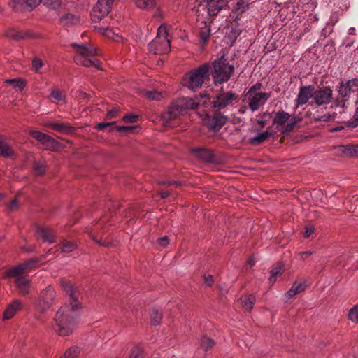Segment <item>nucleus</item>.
Segmentation results:
<instances>
[{
    "label": "nucleus",
    "instance_id": "17",
    "mask_svg": "<svg viewBox=\"0 0 358 358\" xmlns=\"http://www.w3.org/2000/svg\"><path fill=\"white\" fill-rule=\"evenodd\" d=\"M314 87L312 85L300 87L299 94L295 99L296 108L306 104L310 99L314 100Z\"/></svg>",
    "mask_w": 358,
    "mask_h": 358
},
{
    "label": "nucleus",
    "instance_id": "2",
    "mask_svg": "<svg viewBox=\"0 0 358 358\" xmlns=\"http://www.w3.org/2000/svg\"><path fill=\"white\" fill-rule=\"evenodd\" d=\"M210 76H212L215 85L227 83L234 73L235 68L230 64L224 55L210 63Z\"/></svg>",
    "mask_w": 358,
    "mask_h": 358
},
{
    "label": "nucleus",
    "instance_id": "52",
    "mask_svg": "<svg viewBox=\"0 0 358 358\" xmlns=\"http://www.w3.org/2000/svg\"><path fill=\"white\" fill-rule=\"evenodd\" d=\"M138 120L137 115H127L123 117V121L125 122L134 123Z\"/></svg>",
    "mask_w": 358,
    "mask_h": 358
},
{
    "label": "nucleus",
    "instance_id": "25",
    "mask_svg": "<svg viewBox=\"0 0 358 358\" xmlns=\"http://www.w3.org/2000/svg\"><path fill=\"white\" fill-rule=\"evenodd\" d=\"M22 308V303L18 300L13 301L6 308L3 313V319L11 318L15 313Z\"/></svg>",
    "mask_w": 358,
    "mask_h": 358
},
{
    "label": "nucleus",
    "instance_id": "13",
    "mask_svg": "<svg viewBox=\"0 0 358 358\" xmlns=\"http://www.w3.org/2000/svg\"><path fill=\"white\" fill-rule=\"evenodd\" d=\"M113 2L114 0H98L97 3L94 6L91 12L92 20L96 22L101 20L105 15H107Z\"/></svg>",
    "mask_w": 358,
    "mask_h": 358
},
{
    "label": "nucleus",
    "instance_id": "21",
    "mask_svg": "<svg viewBox=\"0 0 358 358\" xmlns=\"http://www.w3.org/2000/svg\"><path fill=\"white\" fill-rule=\"evenodd\" d=\"M59 22L64 27H70L78 24L80 22V19L79 17L76 15L66 13L59 18Z\"/></svg>",
    "mask_w": 358,
    "mask_h": 358
},
{
    "label": "nucleus",
    "instance_id": "40",
    "mask_svg": "<svg viewBox=\"0 0 358 358\" xmlns=\"http://www.w3.org/2000/svg\"><path fill=\"white\" fill-rule=\"evenodd\" d=\"M143 95L150 100L156 101H159L163 97L162 92H159L157 90L145 91Z\"/></svg>",
    "mask_w": 358,
    "mask_h": 358
},
{
    "label": "nucleus",
    "instance_id": "20",
    "mask_svg": "<svg viewBox=\"0 0 358 358\" xmlns=\"http://www.w3.org/2000/svg\"><path fill=\"white\" fill-rule=\"evenodd\" d=\"M76 247L77 245L76 243L71 241L64 240L59 245V249L55 251H54L52 249H50L47 252V255L55 254L59 250H61V252L67 254L75 250Z\"/></svg>",
    "mask_w": 358,
    "mask_h": 358
},
{
    "label": "nucleus",
    "instance_id": "32",
    "mask_svg": "<svg viewBox=\"0 0 358 358\" xmlns=\"http://www.w3.org/2000/svg\"><path fill=\"white\" fill-rule=\"evenodd\" d=\"M0 155L4 157H12L14 152L11 147L4 141L0 140Z\"/></svg>",
    "mask_w": 358,
    "mask_h": 358
},
{
    "label": "nucleus",
    "instance_id": "58",
    "mask_svg": "<svg viewBox=\"0 0 358 358\" xmlns=\"http://www.w3.org/2000/svg\"><path fill=\"white\" fill-rule=\"evenodd\" d=\"M18 208V201L16 198H15L9 205V209L10 210H15Z\"/></svg>",
    "mask_w": 358,
    "mask_h": 358
},
{
    "label": "nucleus",
    "instance_id": "45",
    "mask_svg": "<svg viewBox=\"0 0 358 358\" xmlns=\"http://www.w3.org/2000/svg\"><path fill=\"white\" fill-rule=\"evenodd\" d=\"M143 350L141 346H135L132 348L130 358H143Z\"/></svg>",
    "mask_w": 358,
    "mask_h": 358
},
{
    "label": "nucleus",
    "instance_id": "11",
    "mask_svg": "<svg viewBox=\"0 0 358 358\" xmlns=\"http://www.w3.org/2000/svg\"><path fill=\"white\" fill-rule=\"evenodd\" d=\"M238 100V95L232 91L224 92L222 90L217 92L213 99V108L215 110L220 111L237 103Z\"/></svg>",
    "mask_w": 358,
    "mask_h": 358
},
{
    "label": "nucleus",
    "instance_id": "14",
    "mask_svg": "<svg viewBox=\"0 0 358 358\" xmlns=\"http://www.w3.org/2000/svg\"><path fill=\"white\" fill-rule=\"evenodd\" d=\"M30 134L34 139L39 141L46 150L57 151L60 148V143L48 134L38 131H31Z\"/></svg>",
    "mask_w": 358,
    "mask_h": 358
},
{
    "label": "nucleus",
    "instance_id": "26",
    "mask_svg": "<svg viewBox=\"0 0 358 358\" xmlns=\"http://www.w3.org/2000/svg\"><path fill=\"white\" fill-rule=\"evenodd\" d=\"M306 280L303 282L296 281L292 286V287L287 292V295L289 297H292L296 294L303 292L308 286V284L306 283Z\"/></svg>",
    "mask_w": 358,
    "mask_h": 358
},
{
    "label": "nucleus",
    "instance_id": "51",
    "mask_svg": "<svg viewBox=\"0 0 358 358\" xmlns=\"http://www.w3.org/2000/svg\"><path fill=\"white\" fill-rule=\"evenodd\" d=\"M51 96L58 101L64 100V96L63 95L62 92L57 90H52Z\"/></svg>",
    "mask_w": 358,
    "mask_h": 358
},
{
    "label": "nucleus",
    "instance_id": "29",
    "mask_svg": "<svg viewBox=\"0 0 358 358\" xmlns=\"http://www.w3.org/2000/svg\"><path fill=\"white\" fill-rule=\"evenodd\" d=\"M255 301V296L252 294L243 296L239 300L241 306L248 311L252 309Z\"/></svg>",
    "mask_w": 358,
    "mask_h": 358
},
{
    "label": "nucleus",
    "instance_id": "28",
    "mask_svg": "<svg viewBox=\"0 0 358 358\" xmlns=\"http://www.w3.org/2000/svg\"><path fill=\"white\" fill-rule=\"evenodd\" d=\"M6 35L7 38L15 41H20L29 37V34L28 33L14 29H8L6 31Z\"/></svg>",
    "mask_w": 358,
    "mask_h": 358
},
{
    "label": "nucleus",
    "instance_id": "22",
    "mask_svg": "<svg viewBox=\"0 0 358 358\" xmlns=\"http://www.w3.org/2000/svg\"><path fill=\"white\" fill-rule=\"evenodd\" d=\"M290 115L284 110H280L275 113L273 119V124L276 125L278 129L280 126L284 125L289 119Z\"/></svg>",
    "mask_w": 358,
    "mask_h": 358
},
{
    "label": "nucleus",
    "instance_id": "63",
    "mask_svg": "<svg viewBox=\"0 0 358 358\" xmlns=\"http://www.w3.org/2000/svg\"><path fill=\"white\" fill-rule=\"evenodd\" d=\"M96 241L99 242L101 245H103V246H108L109 245V243L108 242H106V241H103V242H100L97 240H95Z\"/></svg>",
    "mask_w": 358,
    "mask_h": 358
},
{
    "label": "nucleus",
    "instance_id": "8",
    "mask_svg": "<svg viewBox=\"0 0 358 358\" xmlns=\"http://www.w3.org/2000/svg\"><path fill=\"white\" fill-rule=\"evenodd\" d=\"M41 2L56 9L61 4V0H12L9 5L16 12L30 11Z\"/></svg>",
    "mask_w": 358,
    "mask_h": 358
},
{
    "label": "nucleus",
    "instance_id": "33",
    "mask_svg": "<svg viewBox=\"0 0 358 358\" xmlns=\"http://www.w3.org/2000/svg\"><path fill=\"white\" fill-rule=\"evenodd\" d=\"M340 151L347 156H353L358 155V146L355 145H341Z\"/></svg>",
    "mask_w": 358,
    "mask_h": 358
},
{
    "label": "nucleus",
    "instance_id": "24",
    "mask_svg": "<svg viewBox=\"0 0 358 358\" xmlns=\"http://www.w3.org/2000/svg\"><path fill=\"white\" fill-rule=\"evenodd\" d=\"M45 127L63 134H69L73 131V128L70 125L64 123L48 122Z\"/></svg>",
    "mask_w": 358,
    "mask_h": 358
},
{
    "label": "nucleus",
    "instance_id": "59",
    "mask_svg": "<svg viewBox=\"0 0 358 358\" xmlns=\"http://www.w3.org/2000/svg\"><path fill=\"white\" fill-rule=\"evenodd\" d=\"M117 114V110L113 109L108 112L106 117H107V119L113 118V117H115Z\"/></svg>",
    "mask_w": 358,
    "mask_h": 358
},
{
    "label": "nucleus",
    "instance_id": "42",
    "mask_svg": "<svg viewBox=\"0 0 358 358\" xmlns=\"http://www.w3.org/2000/svg\"><path fill=\"white\" fill-rule=\"evenodd\" d=\"M284 271V266L281 264H278L271 271V281L275 282L278 275L282 274Z\"/></svg>",
    "mask_w": 358,
    "mask_h": 358
},
{
    "label": "nucleus",
    "instance_id": "57",
    "mask_svg": "<svg viewBox=\"0 0 358 358\" xmlns=\"http://www.w3.org/2000/svg\"><path fill=\"white\" fill-rule=\"evenodd\" d=\"M158 243L161 246L164 248L169 244V239L166 236H164L158 239Z\"/></svg>",
    "mask_w": 358,
    "mask_h": 358
},
{
    "label": "nucleus",
    "instance_id": "47",
    "mask_svg": "<svg viewBox=\"0 0 358 358\" xmlns=\"http://www.w3.org/2000/svg\"><path fill=\"white\" fill-rule=\"evenodd\" d=\"M348 317L352 322H358V305L350 310Z\"/></svg>",
    "mask_w": 358,
    "mask_h": 358
},
{
    "label": "nucleus",
    "instance_id": "48",
    "mask_svg": "<svg viewBox=\"0 0 358 358\" xmlns=\"http://www.w3.org/2000/svg\"><path fill=\"white\" fill-rule=\"evenodd\" d=\"M43 63L42 60L35 57L32 60V67L35 70V71L38 72L39 69L43 66Z\"/></svg>",
    "mask_w": 358,
    "mask_h": 358
},
{
    "label": "nucleus",
    "instance_id": "5",
    "mask_svg": "<svg viewBox=\"0 0 358 358\" xmlns=\"http://www.w3.org/2000/svg\"><path fill=\"white\" fill-rule=\"evenodd\" d=\"M337 87L338 97L333 101L335 106L343 108L350 98L358 99V78L341 81Z\"/></svg>",
    "mask_w": 358,
    "mask_h": 358
},
{
    "label": "nucleus",
    "instance_id": "18",
    "mask_svg": "<svg viewBox=\"0 0 358 358\" xmlns=\"http://www.w3.org/2000/svg\"><path fill=\"white\" fill-rule=\"evenodd\" d=\"M36 235L38 240L43 242L52 243L55 242V234L54 231L45 226H38L36 228Z\"/></svg>",
    "mask_w": 358,
    "mask_h": 358
},
{
    "label": "nucleus",
    "instance_id": "34",
    "mask_svg": "<svg viewBox=\"0 0 358 358\" xmlns=\"http://www.w3.org/2000/svg\"><path fill=\"white\" fill-rule=\"evenodd\" d=\"M33 169L36 175L42 176L46 171V164L44 161H34L33 163Z\"/></svg>",
    "mask_w": 358,
    "mask_h": 358
},
{
    "label": "nucleus",
    "instance_id": "38",
    "mask_svg": "<svg viewBox=\"0 0 358 358\" xmlns=\"http://www.w3.org/2000/svg\"><path fill=\"white\" fill-rule=\"evenodd\" d=\"M301 120L300 118L297 117H292L290 120L288 122L287 125L285 127L284 131H282L283 134H288L293 131L296 124Z\"/></svg>",
    "mask_w": 358,
    "mask_h": 358
},
{
    "label": "nucleus",
    "instance_id": "61",
    "mask_svg": "<svg viewBox=\"0 0 358 358\" xmlns=\"http://www.w3.org/2000/svg\"><path fill=\"white\" fill-rule=\"evenodd\" d=\"M159 194H160L161 198L165 199V198L168 197L170 194L169 192H162L159 193Z\"/></svg>",
    "mask_w": 358,
    "mask_h": 358
},
{
    "label": "nucleus",
    "instance_id": "37",
    "mask_svg": "<svg viewBox=\"0 0 358 358\" xmlns=\"http://www.w3.org/2000/svg\"><path fill=\"white\" fill-rule=\"evenodd\" d=\"M80 354V350L76 346H72L69 348L64 355L60 358H78Z\"/></svg>",
    "mask_w": 358,
    "mask_h": 358
},
{
    "label": "nucleus",
    "instance_id": "54",
    "mask_svg": "<svg viewBox=\"0 0 358 358\" xmlns=\"http://www.w3.org/2000/svg\"><path fill=\"white\" fill-rule=\"evenodd\" d=\"M204 282L207 286H211L213 283V276L211 275H204Z\"/></svg>",
    "mask_w": 358,
    "mask_h": 358
},
{
    "label": "nucleus",
    "instance_id": "60",
    "mask_svg": "<svg viewBox=\"0 0 358 358\" xmlns=\"http://www.w3.org/2000/svg\"><path fill=\"white\" fill-rule=\"evenodd\" d=\"M313 254L312 251H306L301 252V256L303 259H306L308 256L311 255Z\"/></svg>",
    "mask_w": 358,
    "mask_h": 358
},
{
    "label": "nucleus",
    "instance_id": "7",
    "mask_svg": "<svg viewBox=\"0 0 358 358\" xmlns=\"http://www.w3.org/2000/svg\"><path fill=\"white\" fill-rule=\"evenodd\" d=\"M170 39L166 25H161L155 39L148 44V50L155 55H162L170 50Z\"/></svg>",
    "mask_w": 358,
    "mask_h": 358
},
{
    "label": "nucleus",
    "instance_id": "36",
    "mask_svg": "<svg viewBox=\"0 0 358 358\" xmlns=\"http://www.w3.org/2000/svg\"><path fill=\"white\" fill-rule=\"evenodd\" d=\"M5 82L10 84L14 88L20 91L22 90L25 87V82L20 78L7 79Z\"/></svg>",
    "mask_w": 358,
    "mask_h": 358
},
{
    "label": "nucleus",
    "instance_id": "27",
    "mask_svg": "<svg viewBox=\"0 0 358 358\" xmlns=\"http://www.w3.org/2000/svg\"><path fill=\"white\" fill-rule=\"evenodd\" d=\"M199 38H200V40L203 42L204 43H206L209 38H210V26L204 21H202L199 25Z\"/></svg>",
    "mask_w": 358,
    "mask_h": 358
},
{
    "label": "nucleus",
    "instance_id": "62",
    "mask_svg": "<svg viewBox=\"0 0 358 358\" xmlns=\"http://www.w3.org/2000/svg\"><path fill=\"white\" fill-rule=\"evenodd\" d=\"M246 111V107L245 106H243V107H241L240 109H239V113H241V114H244Z\"/></svg>",
    "mask_w": 358,
    "mask_h": 358
},
{
    "label": "nucleus",
    "instance_id": "30",
    "mask_svg": "<svg viewBox=\"0 0 358 358\" xmlns=\"http://www.w3.org/2000/svg\"><path fill=\"white\" fill-rule=\"evenodd\" d=\"M27 271L23 264L12 267L8 271V276L9 278H13L15 279L20 277H25L23 275V273Z\"/></svg>",
    "mask_w": 358,
    "mask_h": 358
},
{
    "label": "nucleus",
    "instance_id": "44",
    "mask_svg": "<svg viewBox=\"0 0 358 358\" xmlns=\"http://www.w3.org/2000/svg\"><path fill=\"white\" fill-rule=\"evenodd\" d=\"M196 108L200 106H205L208 101H210V98L206 94L201 95L200 97L196 96L195 99Z\"/></svg>",
    "mask_w": 358,
    "mask_h": 358
},
{
    "label": "nucleus",
    "instance_id": "49",
    "mask_svg": "<svg viewBox=\"0 0 358 358\" xmlns=\"http://www.w3.org/2000/svg\"><path fill=\"white\" fill-rule=\"evenodd\" d=\"M271 118V114L269 113H264L261 118L257 121V124L262 127H264L267 123L268 119Z\"/></svg>",
    "mask_w": 358,
    "mask_h": 358
},
{
    "label": "nucleus",
    "instance_id": "10",
    "mask_svg": "<svg viewBox=\"0 0 358 358\" xmlns=\"http://www.w3.org/2000/svg\"><path fill=\"white\" fill-rule=\"evenodd\" d=\"M225 5L226 0H199L194 9L199 15H203L206 13L207 16L213 17L217 15Z\"/></svg>",
    "mask_w": 358,
    "mask_h": 358
},
{
    "label": "nucleus",
    "instance_id": "41",
    "mask_svg": "<svg viewBox=\"0 0 358 358\" xmlns=\"http://www.w3.org/2000/svg\"><path fill=\"white\" fill-rule=\"evenodd\" d=\"M138 7L142 9H150L154 6L155 0H135Z\"/></svg>",
    "mask_w": 358,
    "mask_h": 358
},
{
    "label": "nucleus",
    "instance_id": "19",
    "mask_svg": "<svg viewBox=\"0 0 358 358\" xmlns=\"http://www.w3.org/2000/svg\"><path fill=\"white\" fill-rule=\"evenodd\" d=\"M13 282L21 294L27 295L29 293L30 281L27 276L17 278Z\"/></svg>",
    "mask_w": 358,
    "mask_h": 358
},
{
    "label": "nucleus",
    "instance_id": "55",
    "mask_svg": "<svg viewBox=\"0 0 358 358\" xmlns=\"http://www.w3.org/2000/svg\"><path fill=\"white\" fill-rule=\"evenodd\" d=\"M262 87L261 83H256L248 90V94H253V93H257L255 91L257 90H260Z\"/></svg>",
    "mask_w": 358,
    "mask_h": 358
},
{
    "label": "nucleus",
    "instance_id": "64",
    "mask_svg": "<svg viewBox=\"0 0 358 358\" xmlns=\"http://www.w3.org/2000/svg\"><path fill=\"white\" fill-rule=\"evenodd\" d=\"M248 264H250L251 266L254 265V262H253V261L252 259H250L248 261Z\"/></svg>",
    "mask_w": 358,
    "mask_h": 358
},
{
    "label": "nucleus",
    "instance_id": "16",
    "mask_svg": "<svg viewBox=\"0 0 358 358\" xmlns=\"http://www.w3.org/2000/svg\"><path fill=\"white\" fill-rule=\"evenodd\" d=\"M248 99V106L252 111H256L261 106L264 105L268 99L271 97V94L266 92H257L253 94H247Z\"/></svg>",
    "mask_w": 358,
    "mask_h": 358
},
{
    "label": "nucleus",
    "instance_id": "31",
    "mask_svg": "<svg viewBox=\"0 0 358 358\" xmlns=\"http://www.w3.org/2000/svg\"><path fill=\"white\" fill-rule=\"evenodd\" d=\"M274 135L272 131H266L261 134H257L256 136L250 139V143L253 145L260 144L261 143L267 140L270 136Z\"/></svg>",
    "mask_w": 358,
    "mask_h": 358
},
{
    "label": "nucleus",
    "instance_id": "4",
    "mask_svg": "<svg viewBox=\"0 0 358 358\" xmlns=\"http://www.w3.org/2000/svg\"><path fill=\"white\" fill-rule=\"evenodd\" d=\"M71 46L76 52L74 59L77 64L87 67L94 66L96 69L100 68L99 62L95 58L96 50L92 45L72 43Z\"/></svg>",
    "mask_w": 358,
    "mask_h": 358
},
{
    "label": "nucleus",
    "instance_id": "9",
    "mask_svg": "<svg viewBox=\"0 0 358 358\" xmlns=\"http://www.w3.org/2000/svg\"><path fill=\"white\" fill-rule=\"evenodd\" d=\"M57 301L55 289L48 285L42 289L35 303L36 308L41 313H45L54 306Z\"/></svg>",
    "mask_w": 358,
    "mask_h": 358
},
{
    "label": "nucleus",
    "instance_id": "23",
    "mask_svg": "<svg viewBox=\"0 0 358 358\" xmlns=\"http://www.w3.org/2000/svg\"><path fill=\"white\" fill-rule=\"evenodd\" d=\"M193 152L197 157L205 162H211L214 161V155L210 150L197 148L194 150Z\"/></svg>",
    "mask_w": 358,
    "mask_h": 358
},
{
    "label": "nucleus",
    "instance_id": "56",
    "mask_svg": "<svg viewBox=\"0 0 358 358\" xmlns=\"http://www.w3.org/2000/svg\"><path fill=\"white\" fill-rule=\"evenodd\" d=\"M314 231V227L312 226H307L304 231L303 236L306 238H308Z\"/></svg>",
    "mask_w": 358,
    "mask_h": 358
},
{
    "label": "nucleus",
    "instance_id": "3",
    "mask_svg": "<svg viewBox=\"0 0 358 358\" xmlns=\"http://www.w3.org/2000/svg\"><path fill=\"white\" fill-rule=\"evenodd\" d=\"M210 63L206 62L189 71L183 77V85L192 90L201 88L206 80H210Z\"/></svg>",
    "mask_w": 358,
    "mask_h": 358
},
{
    "label": "nucleus",
    "instance_id": "53",
    "mask_svg": "<svg viewBox=\"0 0 358 358\" xmlns=\"http://www.w3.org/2000/svg\"><path fill=\"white\" fill-rule=\"evenodd\" d=\"M117 130L121 133L131 132L136 127L133 126H120L116 127Z\"/></svg>",
    "mask_w": 358,
    "mask_h": 358
},
{
    "label": "nucleus",
    "instance_id": "12",
    "mask_svg": "<svg viewBox=\"0 0 358 358\" xmlns=\"http://www.w3.org/2000/svg\"><path fill=\"white\" fill-rule=\"evenodd\" d=\"M333 100V90L330 86L314 87L313 103L318 106L327 105Z\"/></svg>",
    "mask_w": 358,
    "mask_h": 358
},
{
    "label": "nucleus",
    "instance_id": "15",
    "mask_svg": "<svg viewBox=\"0 0 358 358\" xmlns=\"http://www.w3.org/2000/svg\"><path fill=\"white\" fill-rule=\"evenodd\" d=\"M228 117L222 115L219 110H215V113L207 116L206 124L207 127L213 131L220 130L227 122Z\"/></svg>",
    "mask_w": 358,
    "mask_h": 358
},
{
    "label": "nucleus",
    "instance_id": "6",
    "mask_svg": "<svg viewBox=\"0 0 358 358\" xmlns=\"http://www.w3.org/2000/svg\"><path fill=\"white\" fill-rule=\"evenodd\" d=\"M196 108L195 100L190 97H182L171 104L169 111L164 115V118L167 121L166 124L171 126L169 120L176 119L179 115H183L188 109Z\"/></svg>",
    "mask_w": 358,
    "mask_h": 358
},
{
    "label": "nucleus",
    "instance_id": "39",
    "mask_svg": "<svg viewBox=\"0 0 358 358\" xmlns=\"http://www.w3.org/2000/svg\"><path fill=\"white\" fill-rule=\"evenodd\" d=\"M150 318L153 325H158L162 320V315L157 309L153 308L150 313Z\"/></svg>",
    "mask_w": 358,
    "mask_h": 358
},
{
    "label": "nucleus",
    "instance_id": "35",
    "mask_svg": "<svg viewBox=\"0 0 358 358\" xmlns=\"http://www.w3.org/2000/svg\"><path fill=\"white\" fill-rule=\"evenodd\" d=\"M214 345L215 341L206 336H202L200 340V346L205 351H208V350L211 349Z\"/></svg>",
    "mask_w": 358,
    "mask_h": 358
},
{
    "label": "nucleus",
    "instance_id": "50",
    "mask_svg": "<svg viewBox=\"0 0 358 358\" xmlns=\"http://www.w3.org/2000/svg\"><path fill=\"white\" fill-rule=\"evenodd\" d=\"M38 262V259H30L29 260L24 262L23 264L26 270H29L33 268Z\"/></svg>",
    "mask_w": 358,
    "mask_h": 358
},
{
    "label": "nucleus",
    "instance_id": "46",
    "mask_svg": "<svg viewBox=\"0 0 358 358\" xmlns=\"http://www.w3.org/2000/svg\"><path fill=\"white\" fill-rule=\"evenodd\" d=\"M115 122H99L96 124V128L99 130H104L106 128L109 129V131L112 130L114 127Z\"/></svg>",
    "mask_w": 358,
    "mask_h": 358
},
{
    "label": "nucleus",
    "instance_id": "43",
    "mask_svg": "<svg viewBox=\"0 0 358 358\" xmlns=\"http://www.w3.org/2000/svg\"><path fill=\"white\" fill-rule=\"evenodd\" d=\"M336 113L332 114H324L323 115H314L313 118L315 122H329L331 120H334L336 116Z\"/></svg>",
    "mask_w": 358,
    "mask_h": 358
},
{
    "label": "nucleus",
    "instance_id": "1",
    "mask_svg": "<svg viewBox=\"0 0 358 358\" xmlns=\"http://www.w3.org/2000/svg\"><path fill=\"white\" fill-rule=\"evenodd\" d=\"M61 287L69 298V304L62 307L55 314L52 328L61 336L71 334L80 317V293L79 289L68 280H61Z\"/></svg>",
    "mask_w": 358,
    "mask_h": 358
}]
</instances>
